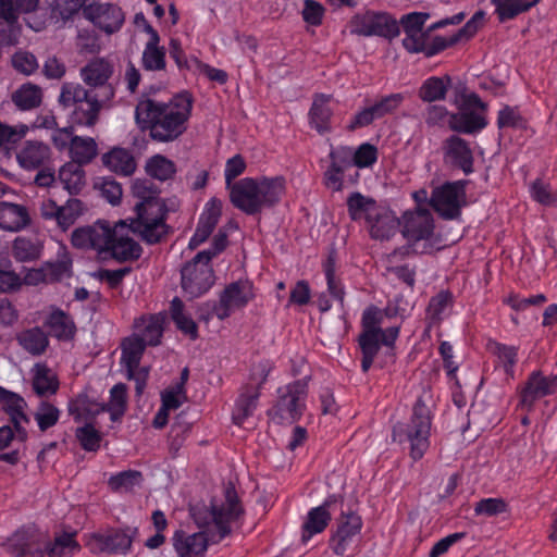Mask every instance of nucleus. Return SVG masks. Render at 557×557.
<instances>
[{"mask_svg": "<svg viewBox=\"0 0 557 557\" xmlns=\"http://www.w3.org/2000/svg\"><path fill=\"white\" fill-rule=\"evenodd\" d=\"M194 99L187 91L173 96L169 101L141 97L135 108V120L143 132H148L157 143H171L187 129Z\"/></svg>", "mask_w": 557, "mask_h": 557, "instance_id": "1", "label": "nucleus"}, {"mask_svg": "<svg viewBox=\"0 0 557 557\" xmlns=\"http://www.w3.org/2000/svg\"><path fill=\"white\" fill-rule=\"evenodd\" d=\"M225 502L221 506L212 505L211 508H193L191 516L200 528L215 525L218 533L210 537L205 532L187 535L183 530H177L173 536V545L180 557H202L208 548L209 541L218 543L231 533V523L243 515L235 487L230 484L225 488Z\"/></svg>", "mask_w": 557, "mask_h": 557, "instance_id": "2", "label": "nucleus"}, {"mask_svg": "<svg viewBox=\"0 0 557 557\" xmlns=\"http://www.w3.org/2000/svg\"><path fill=\"white\" fill-rule=\"evenodd\" d=\"M384 312L376 306H369L362 312V331L358 336L361 350V370L367 373L372 367L375 357L384 347L385 360L380 363L383 368L387 362H395V342L399 336L400 325L382 327Z\"/></svg>", "mask_w": 557, "mask_h": 557, "instance_id": "3", "label": "nucleus"}, {"mask_svg": "<svg viewBox=\"0 0 557 557\" xmlns=\"http://www.w3.org/2000/svg\"><path fill=\"white\" fill-rule=\"evenodd\" d=\"M432 396L423 392L412 407L407 422H397L392 430V438L400 445H408L413 461L423 458L430 448L431 428L434 417Z\"/></svg>", "mask_w": 557, "mask_h": 557, "instance_id": "4", "label": "nucleus"}, {"mask_svg": "<svg viewBox=\"0 0 557 557\" xmlns=\"http://www.w3.org/2000/svg\"><path fill=\"white\" fill-rule=\"evenodd\" d=\"M230 201L248 215L260 213L265 208L276 206L285 193V180L276 177H244L227 188Z\"/></svg>", "mask_w": 557, "mask_h": 557, "instance_id": "5", "label": "nucleus"}, {"mask_svg": "<svg viewBox=\"0 0 557 557\" xmlns=\"http://www.w3.org/2000/svg\"><path fill=\"white\" fill-rule=\"evenodd\" d=\"M59 103L64 108L74 107L71 113L73 124L92 127L99 120L100 111L109 108L111 101L103 100L78 83H64Z\"/></svg>", "mask_w": 557, "mask_h": 557, "instance_id": "6", "label": "nucleus"}, {"mask_svg": "<svg viewBox=\"0 0 557 557\" xmlns=\"http://www.w3.org/2000/svg\"><path fill=\"white\" fill-rule=\"evenodd\" d=\"M136 218L131 220L132 233L137 234L148 245L160 243L169 233L165 223L166 208L160 198L139 201L135 206Z\"/></svg>", "mask_w": 557, "mask_h": 557, "instance_id": "7", "label": "nucleus"}, {"mask_svg": "<svg viewBox=\"0 0 557 557\" xmlns=\"http://www.w3.org/2000/svg\"><path fill=\"white\" fill-rule=\"evenodd\" d=\"M277 400L268 410L269 418L277 424H293L298 421L305 409L308 385L305 380H297L277 389Z\"/></svg>", "mask_w": 557, "mask_h": 557, "instance_id": "8", "label": "nucleus"}, {"mask_svg": "<svg viewBox=\"0 0 557 557\" xmlns=\"http://www.w3.org/2000/svg\"><path fill=\"white\" fill-rule=\"evenodd\" d=\"M255 297L252 283L248 280H238L225 286L220 294L219 301L205 305L207 314L200 313L199 319L209 321L212 315L219 320L227 319L236 309L246 307Z\"/></svg>", "mask_w": 557, "mask_h": 557, "instance_id": "9", "label": "nucleus"}, {"mask_svg": "<svg viewBox=\"0 0 557 557\" xmlns=\"http://www.w3.org/2000/svg\"><path fill=\"white\" fill-rule=\"evenodd\" d=\"M84 84L92 94L111 101L115 97L117 81H113L114 64L103 57L89 60L79 71Z\"/></svg>", "mask_w": 557, "mask_h": 557, "instance_id": "10", "label": "nucleus"}, {"mask_svg": "<svg viewBox=\"0 0 557 557\" xmlns=\"http://www.w3.org/2000/svg\"><path fill=\"white\" fill-rule=\"evenodd\" d=\"M214 282V271L206 253H197L181 269V286L190 299L208 293Z\"/></svg>", "mask_w": 557, "mask_h": 557, "instance_id": "11", "label": "nucleus"}, {"mask_svg": "<svg viewBox=\"0 0 557 557\" xmlns=\"http://www.w3.org/2000/svg\"><path fill=\"white\" fill-rule=\"evenodd\" d=\"M350 33L363 37H383L392 40L399 33L398 22L385 12L368 10L355 14L349 22Z\"/></svg>", "mask_w": 557, "mask_h": 557, "instance_id": "12", "label": "nucleus"}, {"mask_svg": "<svg viewBox=\"0 0 557 557\" xmlns=\"http://www.w3.org/2000/svg\"><path fill=\"white\" fill-rule=\"evenodd\" d=\"M137 534V528H111L106 531L91 533L86 546L95 555H125L131 550Z\"/></svg>", "mask_w": 557, "mask_h": 557, "instance_id": "13", "label": "nucleus"}, {"mask_svg": "<svg viewBox=\"0 0 557 557\" xmlns=\"http://www.w3.org/2000/svg\"><path fill=\"white\" fill-rule=\"evenodd\" d=\"M469 181L446 182L432 190L430 205L445 220L457 219L466 205V187Z\"/></svg>", "mask_w": 557, "mask_h": 557, "instance_id": "14", "label": "nucleus"}, {"mask_svg": "<svg viewBox=\"0 0 557 557\" xmlns=\"http://www.w3.org/2000/svg\"><path fill=\"white\" fill-rule=\"evenodd\" d=\"M129 225L120 221L111 227L108 223V245L103 252H110L111 257L119 262L135 261L141 257V246L129 236Z\"/></svg>", "mask_w": 557, "mask_h": 557, "instance_id": "15", "label": "nucleus"}, {"mask_svg": "<svg viewBox=\"0 0 557 557\" xmlns=\"http://www.w3.org/2000/svg\"><path fill=\"white\" fill-rule=\"evenodd\" d=\"M443 162L450 169L459 170L465 175L474 172V152L472 144L453 134L442 141L441 146Z\"/></svg>", "mask_w": 557, "mask_h": 557, "instance_id": "16", "label": "nucleus"}, {"mask_svg": "<svg viewBox=\"0 0 557 557\" xmlns=\"http://www.w3.org/2000/svg\"><path fill=\"white\" fill-rule=\"evenodd\" d=\"M46 532L36 527L16 530L3 544L15 557H42Z\"/></svg>", "mask_w": 557, "mask_h": 557, "instance_id": "17", "label": "nucleus"}, {"mask_svg": "<svg viewBox=\"0 0 557 557\" xmlns=\"http://www.w3.org/2000/svg\"><path fill=\"white\" fill-rule=\"evenodd\" d=\"M404 101L401 94H391L375 100L359 110L350 120L347 129L354 132L358 128L369 126L375 120H380L387 114L394 113Z\"/></svg>", "mask_w": 557, "mask_h": 557, "instance_id": "18", "label": "nucleus"}, {"mask_svg": "<svg viewBox=\"0 0 557 557\" xmlns=\"http://www.w3.org/2000/svg\"><path fill=\"white\" fill-rule=\"evenodd\" d=\"M268 374L269 369L265 366H260L259 382L256 385L249 383L240 388L232 413L233 422L236 425H243L256 411L261 395L260 391L268 379Z\"/></svg>", "mask_w": 557, "mask_h": 557, "instance_id": "19", "label": "nucleus"}, {"mask_svg": "<svg viewBox=\"0 0 557 557\" xmlns=\"http://www.w3.org/2000/svg\"><path fill=\"white\" fill-rule=\"evenodd\" d=\"M84 16L108 35L120 30L125 20L122 9L112 3L88 4Z\"/></svg>", "mask_w": 557, "mask_h": 557, "instance_id": "20", "label": "nucleus"}, {"mask_svg": "<svg viewBox=\"0 0 557 557\" xmlns=\"http://www.w3.org/2000/svg\"><path fill=\"white\" fill-rule=\"evenodd\" d=\"M484 12L478 11L454 35L449 37L435 36L431 44H428L425 57L431 58L462 40L472 38L483 24Z\"/></svg>", "mask_w": 557, "mask_h": 557, "instance_id": "21", "label": "nucleus"}, {"mask_svg": "<svg viewBox=\"0 0 557 557\" xmlns=\"http://www.w3.org/2000/svg\"><path fill=\"white\" fill-rule=\"evenodd\" d=\"M557 391V375L544 376L542 372H532L520 393V404L523 408H532L534 403Z\"/></svg>", "mask_w": 557, "mask_h": 557, "instance_id": "22", "label": "nucleus"}, {"mask_svg": "<svg viewBox=\"0 0 557 557\" xmlns=\"http://www.w3.org/2000/svg\"><path fill=\"white\" fill-rule=\"evenodd\" d=\"M433 216L428 209L419 208L407 211L403 215V235L408 240L419 242L432 236L434 230Z\"/></svg>", "mask_w": 557, "mask_h": 557, "instance_id": "23", "label": "nucleus"}, {"mask_svg": "<svg viewBox=\"0 0 557 557\" xmlns=\"http://www.w3.org/2000/svg\"><path fill=\"white\" fill-rule=\"evenodd\" d=\"M71 243L78 249L104 251L108 245V222L97 221L92 225L76 228L71 236Z\"/></svg>", "mask_w": 557, "mask_h": 557, "instance_id": "24", "label": "nucleus"}, {"mask_svg": "<svg viewBox=\"0 0 557 557\" xmlns=\"http://www.w3.org/2000/svg\"><path fill=\"white\" fill-rule=\"evenodd\" d=\"M362 528L361 517L355 512L342 513L335 534L331 539V546L334 554L343 556L351 539L357 535Z\"/></svg>", "mask_w": 557, "mask_h": 557, "instance_id": "25", "label": "nucleus"}, {"mask_svg": "<svg viewBox=\"0 0 557 557\" xmlns=\"http://www.w3.org/2000/svg\"><path fill=\"white\" fill-rule=\"evenodd\" d=\"M16 159L23 169L37 170L41 165L52 163V151L44 141L26 140L16 153Z\"/></svg>", "mask_w": 557, "mask_h": 557, "instance_id": "26", "label": "nucleus"}, {"mask_svg": "<svg viewBox=\"0 0 557 557\" xmlns=\"http://www.w3.org/2000/svg\"><path fill=\"white\" fill-rule=\"evenodd\" d=\"M488 122L486 115L469 108H460L449 115L448 126L458 134L474 135L483 131Z\"/></svg>", "mask_w": 557, "mask_h": 557, "instance_id": "27", "label": "nucleus"}, {"mask_svg": "<svg viewBox=\"0 0 557 557\" xmlns=\"http://www.w3.org/2000/svg\"><path fill=\"white\" fill-rule=\"evenodd\" d=\"M367 224L371 238L387 240L396 234L400 221L388 207L382 205L376 213L368 220Z\"/></svg>", "mask_w": 557, "mask_h": 557, "instance_id": "28", "label": "nucleus"}, {"mask_svg": "<svg viewBox=\"0 0 557 557\" xmlns=\"http://www.w3.org/2000/svg\"><path fill=\"white\" fill-rule=\"evenodd\" d=\"M0 404L3 410L10 416L18 436L24 441L27 433L25 429L21 426V423L29 421L28 417L24 412L26 401L18 394L0 386Z\"/></svg>", "mask_w": 557, "mask_h": 557, "instance_id": "29", "label": "nucleus"}, {"mask_svg": "<svg viewBox=\"0 0 557 557\" xmlns=\"http://www.w3.org/2000/svg\"><path fill=\"white\" fill-rule=\"evenodd\" d=\"M69 414L75 422L94 421L95 418L104 412L103 403L97 401L87 391L77 394L67 404Z\"/></svg>", "mask_w": 557, "mask_h": 557, "instance_id": "30", "label": "nucleus"}, {"mask_svg": "<svg viewBox=\"0 0 557 557\" xmlns=\"http://www.w3.org/2000/svg\"><path fill=\"white\" fill-rule=\"evenodd\" d=\"M135 337L148 346H158L164 331V319L160 314L141 315L134 322Z\"/></svg>", "mask_w": 557, "mask_h": 557, "instance_id": "31", "label": "nucleus"}, {"mask_svg": "<svg viewBox=\"0 0 557 557\" xmlns=\"http://www.w3.org/2000/svg\"><path fill=\"white\" fill-rule=\"evenodd\" d=\"M30 224L27 208L9 201H0V228L9 232H18Z\"/></svg>", "mask_w": 557, "mask_h": 557, "instance_id": "32", "label": "nucleus"}, {"mask_svg": "<svg viewBox=\"0 0 557 557\" xmlns=\"http://www.w3.org/2000/svg\"><path fill=\"white\" fill-rule=\"evenodd\" d=\"M331 96L317 94L313 97L311 108L308 113L309 124L319 134L323 135L331 132V119L333 110L330 107Z\"/></svg>", "mask_w": 557, "mask_h": 557, "instance_id": "33", "label": "nucleus"}, {"mask_svg": "<svg viewBox=\"0 0 557 557\" xmlns=\"http://www.w3.org/2000/svg\"><path fill=\"white\" fill-rule=\"evenodd\" d=\"M454 305V296L449 290H441L430 298L425 310V322L428 329L438 326L448 315Z\"/></svg>", "mask_w": 557, "mask_h": 557, "instance_id": "34", "label": "nucleus"}, {"mask_svg": "<svg viewBox=\"0 0 557 557\" xmlns=\"http://www.w3.org/2000/svg\"><path fill=\"white\" fill-rule=\"evenodd\" d=\"M346 205L351 221L363 219L366 223L382 206L374 198L364 196L359 191L351 193L347 197Z\"/></svg>", "mask_w": 557, "mask_h": 557, "instance_id": "35", "label": "nucleus"}, {"mask_svg": "<svg viewBox=\"0 0 557 557\" xmlns=\"http://www.w3.org/2000/svg\"><path fill=\"white\" fill-rule=\"evenodd\" d=\"M44 325L49 334L59 341H71L76 333V326L70 314L61 309L53 310L45 320Z\"/></svg>", "mask_w": 557, "mask_h": 557, "instance_id": "36", "label": "nucleus"}, {"mask_svg": "<svg viewBox=\"0 0 557 557\" xmlns=\"http://www.w3.org/2000/svg\"><path fill=\"white\" fill-rule=\"evenodd\" d=\"M79 549L81 545L75 540V533H62L53 541L46 533L42 557H71Z\"/></svg>", "mask_w": 557, "mask_h": 557, "instance_id": "37", "label": "nucleus"}, {"mask_svg": "<svg viewBox=\"0 0 557 557\" xmlns=\"http://www.w3.org/2000/svg\"><path fill=\"white\" fill-rule=\"evenodd\" d=\"M18 345L32 356H41L49 346L48 333L39 326L21 331L16 335Z\"/></svg>", "mask_w": 557, "mask_h": 557, "instance_id": "38", "label": "nucleus"}, {"mask_svg": "<svg viewBox=\"0 0 557 557\" xmlns=\"http://www.w3.org/2000/svg\"><path fill=\"white\" fill-rule=\"evenodd\" d=\"M329 502H324L321 506L311 508L307 515V519L302 524L301 541L307 543L314 534L325 530L331 521V513L327 510Z\"/></svg>", "mask_w": 557, "mask_h": 557, "instance_id": "39", "label": "nucleus"}, {"mask_svg": "<svg viewBox=\"0 0 557 557\" xmlns=\"http://www.w3.org/2000/svg\"><path fill=\"white\" fill-rule=\"evenodd\" d=\"M102 163L110 171L128 176L136 170V162L129 150L113 148L102 156Z\"/></svg>", "mask_w": 557, "mask_h": 557, "instance_id": "40", "label": "nucleus"}, {"mask_svg": "<svg viewBox=\"0 0 557 557\" xmlns=\"http://www.w3.org/2000/svg\"><path fill=\"white\" fill-rule=\"evenodd\" d=\"M33 389L39 397L54 395L59 389V379L46 364H36L32 380Z\"/></svg>", "mask_w": 557, "mask_h": 557, "instance_id": "41", "label": "nucleus"}, {"mask_svg": "<svg viewBox=\"0 0 557 557\" xmlns=\"http://www.w3.org/2000/svg\"><path fill=\"white\" fill-rule=\"evenodd\" d=\"M450 85L451 78L448 75L431 76L422 83L418 96L422 101L429 103L441 101L446 98Z\"/></svg>", "mask_w": 557, "mask_h": 557, "instance_id": "42", "label": "nucleus"}, {"mask_svg": "<svg viewBox=\"0 0 557 557\" xmlns=\"http://www.w3.org/2000/svg\"><path fill=\"white\" fill-rule=\"evenodd\" d=\"M148 345L141 342L139 338L134 335L125 338L122 342V357L121 362L126 368L129 376L134 375V371L139 367L141 357L145 352V349Z\"/></svg>", "mask_w": 557, "mask_h": 557, "instance_id": "43", "label": "nucleus"}, {"mask_svg": "<svg viewBox=\"0 0 557 557\" xmlns=\"http://www.w3.org/2000/svg\"><path fill=\"white\" fill-rule=\"evenodd\" d=\"M59 180L71 195H77L85 186V171L77 162H67L59 170Z\"/></svg>", "mask_w": 557, "mask_h": 557, "instance_id": "44", "label": "nucleus"}, {"mask_svg": "<svg viewBox=\"0 0 557 557\" xmlns=\"http://www.w3.org/2000/svg\"><path fill=\"white\" fill-rule=\"evenodd\" d=\"M541 0H492L499 22H506L528 12Z\"/></svg>", "mask_w": 557, "mask_h": 557, "instance_id": "45", "label": "nucleus"}, {"mask_svg": "<svg viewBox=\"0 0 557 557\" xmlns=\"http://www.w3.org/2000/svg\"><path fill=\"white\" fill-rule=\"evenodd\" d=\"M323 272L329 294L344 307L346 292L342 280L336 275V252L334 250L329 253L323 262Z\"/></svg>", "mask_w": 557, "mask_h": 557, "instance_id": "46", "label": "nucleus"}, {"mask_svg": "<svg viewBox=\"0 0 557 557\" xmlns=\"http://www.w3.org/2000/svg\"><path fill=\"white\" fill-rule=\"evenodd\" d=\"M170 313L176 327L182 333L194 341L198 337V326L193 318L185 312L184 302L178 297H174L171 301Z\"/></svg>", "mask_w": 557, "mask_h": 557, "instance_id": "47", "label": "nucleus"}, {"mask_svg": "<svg viewBox=\"0 0 557 557\" xmlns=\"http://www.w3.org/2000/svg\"><path fill=\"white\" fill-rule=\"evenodd\" d=\"M42 247L37 238L18 236L13 240L12 256L18 262H32L40 258Z\"/></svg>", "mask_w": 557, "mask_h": 557, "instance_id": "48", "label": "nucleus"}, {"mask_svg": "<svg viewBox=\"0 0 557 557\" xmlns=\"http://www.w3.org/2000/svg\"><path fill=\"white\" fill-rule=\"evenodd\" d=\"M70 153L71 162H77L81 165L88 164L98 153L97 144L91 137L74 136L71 139Z\"/></svg>", "mask_w": 557, "mask_h": 557, "instance_id": "49", "label": "nucleus"}, {"mask_svg": "<svg viewBox=\"0 0 557 557\" xmlns=\"http://www.w3.org/2000/svg\"><path fill=\"white\" fill-rule=\"evenodd\" d=\"M41 89L33 84H23L12 94L13 103L21 110H32L41 103Z\"/></svg>", "mask_w": 557, "mask_h": 557, "instance_id": "50", "label": "nucleus"}, {"mask_svg": "<svg viewBox=\"0 0 557 557\" xmlns=\"http://www.w3.org/2000/svg\"><path fill=\"white\" fill-rule=\"evenodd\" d=\"M487 349L500 360L504 364L506 374L512 376L513 368L518 360V348L516 346H508L496 341L487 343Z\"/></svg>", "mask_w": 557, "mask_h": 557, "instance_id": "51", "label": "nucleus"}, {"mask_svg": "<svg viewBox=\"0 0 557 557\" xmlns=\"http://www.w3.org/2000/svg\"><path fill=\"white\" fill-rule=\"evenodd\" d=\"M147 173L159 181H168L176 172V166L173 161L165 158L164 156L157 154L149 159L146 165Z\"/></svg>", "mask_w": 557, "mask_h": 557, "instance_id": "52", "label": "nucleus"}, {"mask_svg": "<svg viewBox=\"0 0 557 557\" xmlns=\"http://www.w3.org/2000/svg\"><path fill=\"white\" fill-rule=\"evenodd\" d=\"M143 482V474L137 470L121 471L111 475L108 485L113 492H131Z\"/></svg>", "mask_w": 557, "mask_h": 557, "instance_id": "53", "label": "nucleus"}, {"mask_svg": "<svg viewBox=\"0 0 557 557\" xmlns=\"http://www.w3.org/2000/svg\"><path fill=\"white\" fill-rule=\"evenodd\" d=\"M61 411L51 403L42 400L39 403L34 418L41 432L54 426L60 419Z\"/></svg>", "mask_w": 557, "mask_h": 557, "instance_id": "54", "label": "nucleus"}, {"mask_svg": "<svg viewBox=\"0 0 557 557\" xmlns=\"http://www.w3.org/2000/svg\"><path fill=\"white\" fill-rule=\"evenodd\" d=\"M75 436L82 448L86 451H97L102 441L101 433L95 429L92 421H87L85 425L77 428Z\"/></svg>", "mask_w": 557, "mask_h": 557, "instance_id": "55", "label": "nucleus"}, {"mask_svg": "<svg viewBox=\"0 0 557 557\" xmlns=\"http://www.w3.org/2000/svg\"><path fill=\"white\" fill-rule=\"evenodd\" d=\"M88 0H53L51 4V17L63 22L72 18L81 9L84 10Z\"/></svg>", "mask_w": 557, "mask_h": 557, "instance_id": "56", "label": "nucleus"}, {"mask_svg": "<svg viewBox=\"0 0 557 557\" xmlns=\"http://www.w3.org/2000/svg\"><path fill=\"white\" fill-rule=\"evenodd\" d=\"M84 205L79 199L72 198L64 206H60L58 225L62 230H67L83 213Z\"/></svg>", "mask_w": 557, "mask_h": 557, "instance_id": "57", "label": "nucleus"}, {"mask_svg": "<svg viewBox=\"0 0 557 557\" xmlns=\"http://www.w3.org/2000/svg\"><path fill=\"white\" fill-rule=\"evenodd\" d=\"M11 261H0V293H13L21 288V276L11 269Z\"/></svg>", "mask_w": 557, "mask_h": 557, "instance_id": "58", "label": "nucleus"}, {"mask_svg": "<svg viewBox=\"0 0 557 557\" xmlns=\"http://www.w3.org/2000/svg\"><path fill=\"white\" fill-rule=\"evenodd\" d=\"M498 128H524L525 120L517 107L504 106L497 116Z\"/></svg>", "mask_w": 557, "mask_h": 557, "instance_id": "59", "label": "nucleus"}, {"mask_svg": "<svg viewBox=\"0 0 557 557\" xmlns=\"http://www.w3.org/2000/svg\"><path fill=\"white\" fill-rule=\"evenodd\" d=\"M354 166L359 169L370 168L377 161V148L369 143L361 144L356 150L351 148Z\"/></svg>", "mask_w": 557, "mask_h": 557, "instance_id": "60", "label": "nucleus"}, {"mask_svg": "<svg viewBox=\"0 0 557 557\" xmlns=\"http://www.w3.org/2000/svg\"><path fill=\"white\" fill-rule=\"evenodd\" d=\"M141 63L144 69L147 71L164 70L166 65L164 47L144 49Z\"/></svg>", "mask_w": 557, "mask_h": 557, "instance_id": "61", "label": "nucleus"}, {"mask_svg": "<svg viewBox=\"0 0 557 557\" xmlns=\"http://www.w3.org/2000/svg\"><path fill=\"white\" fill-rule=\"evenodd\" d=\"M186 400V392L182 384H175L161 394L162 408L166 411L175 410Z\"/></svg>", "mask_w": 557, "mask_h": 557, "instance_id": "62", "label": "nucleus"}, {"mask_svg": "<svg viewBox=\"0 0 557 557\" xmlns=\"http://www.w3.org/2000/svg\"><path fill=\"white\" fill-rule=\"evenodd\" d=\"M507 504L503 498H484L474 506L475 515L487 517L497 516L507 511Z\"/></svg>", "mask_w": 557, "mask_h": 557, "instance_id": "63", "label": "nucleus"}, {"mask_svg": "<svg viewBox=\"0 0 557 557\" xmlns=\"http://www.w3.org/2000/svg\"><path fill=\"white\" fill-rule=\"evenodd\" d=\"M532 198L543 206H552L557 202V194L550 186L541 180H536L531 185Z\"/></svg>", "mask_w": 557, "mask_h": 557, "instance_id": "64", "label": "nucleus"}]
</instances>
